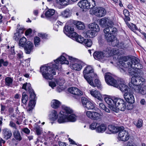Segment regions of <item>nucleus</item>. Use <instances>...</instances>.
I'll list each match as a JSON object with an SVG mask.
<instances>
[{
  "instance_id": "f257e3e1",
  "label": "nucleus",
  "mask_w": 146,
  "mask_h": 146,
  "mask_svg": "<svg viewBox=\"0 0 146 146\" xmlns=\"http://www.w3.org/2000/svg\"><path fill=\"white\" fill-rule=\"evenodd\" d=\"M64 56H61L56 60H54L55 64L51 63L50 66H44L40 68V71L43 78L46 79L52 80L53 78V76L56 74L54 70H61V64H68L69 62L66 58L69 59L71 61L74 62L71 65L72 68L77 71H80L85 64L82 61L72 56L65 54Z\"/></svg>"
},
{
  "instance_id": "f03ea898",
  "label": "nucleus",
  "mask_w": 146,
  "mask_h": 146,
  "mask_svg": "<svg viewBox=\"0 0 146 146\" xmlns=\"http://www.w3.org/2000/svg\"><path fill=\"white\" fill-rule=\"evenodd\" d=\"M139 59L135 57L131 58V60L125 63L123 61H119L118 64L119 66L120 70L121 72H125V70L123 68H131L136 69H141L142 68V65L140 64Z\"/></svg>"
},
{
  "instance_id": "7ed1b4c3",
  "label": "nucleus",
  "mask_w": 146,
  "mask_h": 146,
  "mask_svg": "<svg viewBox=\"0 0 146 146\" xmlns=\"http://www.w3.org/2000/svg\"><path fill=\"white\" fill-rule=\"evenodd\" d=\"M144 78L140 76H134L132 77L131 82L129 83V86L133 90L136 88L135 86H140L143 85L145 82Z\"/></svg>"
},
{
  "instance_id": "20e7f679",
  "label": "nucleus",
  "mask_w": 146,
  "mask_h": 146,
  "mask_svg": "<svg viewBox=\"0 0 146 146\" xmlns=\"http://www.w3.org/2000/svg\"><path fill=\"white\" fill-rule=\"evenodd\" d=\"M92 67L90 66L86 67L84 69L83 74L84 78L88 82L91 86H94V83L92 79V76L90 77L88 76V74H90L94 73Z\"/></svg>"
},
{
  "instance_id": "39448f33",
  "label": "nucleus",
  "mask_w": 146,
  "mask_h": 146,
  "mask_svg": "<svg viewBox=\"0 0 146 146\" xmlns=\"http://www.w3.org/2000/svg\"><path fill=\"white\" fill-rule=\"evenodd\" d=\"M78 5L82 9H88L93 8L95 6L96 3L94 0H84L80 1Z\"/></svg>"
},
{
  "instance_id": "423d86ee",
  "label": "nucleus",
  "mask_w": 146,
  "mask_h": 146,
  "mask_svg": "<svg viewBox=\"0 0 146 146\" xmlns=\"http://www.w3.org/2000/svg\"><path fill=\"white\" fill-rule=\"evenodd\" d=\"M114 101L115 102V107H114L115 109V110L113 111L117 112L118 110L122 111L125 110L126 108L125 103L123 99L119 98H115Z\"/></svg>"
},
{
  "instance_id": "0eeeda50",
  "label": "nucleus",
  "mask_w": 146,
  "mask_h": 146,
  "mask_svg": "<svg viewBox=\"0 0 146 146\" xmlns=\"http://www.w3.org/2000/svg\"><path fill=\"white\" fill-rule=\"evenodd\" d=\"M105 79L106 82L108 85L113 86L117 87L118 81L116 80L108 73L105 74Z\"/></svg>"
},
{
  "instance_id": "6e6552de",
  "label": "nucleus",
  "mask_w": 146,
  "mask_h": 146,
  "mask_svg": "<svg viewBox=\"0 0 146 146\" xmlns=\"http://www.w3.org/2000/svg\"><path fill=\"white\" fill-rule=\"evenodd\" d=\"M118 136L121 141H125L129 139V134L127 131L124 130L123 127H120V129L118 133Z\"/></svg>"
},
{
  "instance_id": "1a4fd4ad",
  "label": "nucleus",
  "mask_w": 146,
  "mask_h": 146,
  "mask_svg": "<svg viewBox=\"0 0 146 146\" xmlns=\"http://www.w3.org/2000/svg\"><path fill=\"white\" fill-rule=\"evenodd\" d=\"M22 89H24L26 91L29 92L30 94V98L31 99H35L36 95L34 90L32 89L31 85L29 83H26L24 84L22 87Z\"/></svg>"
},
{
  "instance_id": "9d476101",
  "label": "nucleus",
  "mask_w": 146,
  "mask_h": 146,
  "mask_svg": "<svg viewBox=\"0 0 146 146\" xmlns=\"http://www.w3.org/2000/svg\"><path fill=\"white\" fill-rule=\"evenodd\" d=\"M105 39L108 42L111 43L113 46H115L118 44V40L115 39V37L113 35H109L108 34H105Z\"/></svg>"
},
{
  "instance_id": "9b49d317",
  "label": "nucleus",
  "mask_w": 146,
  "mask_h": 146,
  "mask_svg": "<svg viewBox=\"0 0 146 146\" xmlns=\"http://www.w3.org/2000/svg\"><path fill=\"white\" fill-rule=\"evenodd\" d=\"M81 101L83 106L88 110H92L94 107V104L84 97H82Z\"/></svg>"
},
{
  "instance_id": "f8f14e48",
  "label": "nucleus",
  "mask_w": 146,
  "mask_h": 146,
  "mask_svg": "<svg viewBox=\"0 0 146 146\" xmlns=\"http://www.w3.org/2000/svg\"><path fill=\"white\" fill-rule=\"evenodd\" d=\"M94 12L95 15L98 17H102L104 16L106 13V9L102 7H98L95 8Z\"/></svg>"
},
{
  "instance_id": "ddd939ff",
  "label": "nucleus",
  "mask_w": 146,
  "mask_h": 146,
  "mask_svg": "<svg viewBox=\"0 0 146 146\" xmlns=\"http://www.w3.org/2000/svg\"><path fill=\"white\" fill-rule=\"evenodd\" d=\"M118 86L117 87H115L119 89L122 92H128L129 89L127 86L124 83L123 80L119 78L118 80Z\"/></svg>"
},
{
  "instance_id": "4468645a",
  "label": "nucleus",
  "mask_w": 146,
  "mask_h": 146,
  "mask_svg": "<svg viewBox=\"0 0 146 146\" xmlns=\"http://www.w3.org/2000/svg\"><path fill=\"white\" fill-rule=\"evenodd\" d=\"M70 93L75 95L76 99H78L83 95L82 92L78 89L75 87H71L68 89Z\"/></svg>"
},
{
  "instance_id": "2eb2a0df",
  "label": "nucleus",
  "mask_w": 146,
  "mask_h": 146,
  "mask_svg": "<svg viewBox=\"0 0 146 146\" xmlns=\"http://www.w3.org/2000/svg\"><path fill=\"white\" fill-rule=\"evenodd\" d=\"M99 22L100 25L102 27L106 26L108 27L113 25L112 21L106 17H104L100 19Z\"/></svg>"
},
{
  "instance_id": "dca6fc26",
  "label": "nucleus",
  "mask_w": 146,
  "mask_h": 146,
  "mask_svg": "<svg viewBox=\"0 0 146 146\" xmlns=\"http://www.w3.org/2000/svg\"><path fill=\"white\" fill-rule=\"evenodd\" d=\"M133 92H125L124 94V98L127 102L129 103L133 104L135 102V98L133 95Z\"/></svg>"
},
{
  "instance_id": "f3484780",
  "label": "nucleus",
  "mask_w": 146,
  "mask_h": 146,
  "mask_svg": "<svg viewBox=\"0 0 146 146\" xmlns=\"http://www.w3.org/2000/svg\"><path fill=\"white\" fill-rule=\"evenodd\" d=\"M34 46L32 42L31 41L27 42L24 46L25 52L27 54H30L33 51Z\"/></svg>"
},
{
  "instance_id": "a211bd4d",
  "label": "nucleus",
  "mask_w": 146,
  "mask_h": 146,
  "mask_svg": "<svg viewBox=\"0 0 146 146\" xmlns=\"http://www.w3.org/2000/svg\"><path fill=\"white\" fill-rule=\"evenodd\" d=\"M86 113L88 118L93 120L98 119L100 116V114L96 111H87Z\"/></svg>"
},
{
  "instance_id": "6ab92c4d",
  "label": "nucleus",
  "mask_w": 146,
  "mask_h": 146,
  "mask_svg": "<svg viewBox=\"0 0 146 146\" xmlns=\"http://www.w3.org/2000/svg\"><path fill=\"white\" fill-rule=\"evenodd\" d=\"M105 34H108L109 35H113L117 31V29L115 27L110 25L105 28L104 30Z\"/></svg>"
},
{
  "instance_id": "aec40b11",
  "label": "nucleus",
  "mask_w": 146,
  "mask_h": 146,
  "mask_svg": "<svg viewBox=\"0 0 146 146\" xmlns=\"http://www.w3.org/2000/svg\"><path fill=\"white\" fill-rule=\"evenodd\" d=\"M55 10L53 9H49L45 13V15L47 18L51 17V20L52 21L56 20L57 18V16H53L54 14Z\"/></svg>"
},
{
  "instance_id": "412c9836",
  "label": "nucleus",
  "mask_w": 146,
  "mask_h": 146,
  "mask_svg": "<svg viewBox=\"0 0 146 146\" xmlns=\"http://www.w3.org/2000/svg\"><path fill=\"white\" fill-rule=\"evenodd\" d=\"M115 100V98L113 100L112 99L107 97L104 98L105 101L109 106V107L113 111L115 110V109L114 107V106L115 107V102L114 101Z\"/></svg>"
},
{
  "instance_id": "4be33fe9",
  "label": "nucleus",
  "mask_w": 146,
  "mask_h": 146,
  "mask_svg": "<svg viewBox=\"0 0 146 146\" xmlns=\"http://www.w3.org/2000/svg\"><path fill=\"white\" fill-rule=\"evenodd\" d=\"M115 100V98L113 100L112 99L107 97L104 98L105 101L109 106V107L113 111L115 110V109L114 107V106L115 107V102L114 101Z\"/></svg>"
},
{
  "instance_id": "5701e85b",
  "label": "nucleus",
  "mask_w": 146,
  "mask_h": 146,
  "mask_svg": "<svg viewBox=\"0 0 146 146\" xmlns=\"http://www.w3.org/2000/svg\"><path fill=\"white\" fill-rule=\"evenodd\" d=\"M2 134L3 138L7 140L10 139L12 135V133L11 131L7 128H4L2 130Z\"/></svg>"
},
{
  "instance_id": "b1692460",
  "label": "nucleus",
  "mask_w": 146,
  "mask_h": 146,
  "mask_svg": "<svg viewBox=\"0 0 146 146\" xmlns=\"http://www.w3.org/2000/svg\"><path fill=\"white\" fill-rule=\"evenodd\" d=\"M60 113L61 115H59L58 119V122L59 123H62L68 122L67 116L65 114L64 112L63 111H60Z\"/></svg>"
},
{
  "instance_id": "393cba45",
  "label": "nucleus",
  "mask_w": 146,
  "mask_h": 146,
  "mask_svg": "<svg viewBox=\"0 0 146 146\" xmlns=\"http://www.w3.org/2000/svg\"><path fill=\"white\" fill-rule=\"evenodd\" d=\"M136 88L133 90L135 92L142 95L146 94V86L142 85L140 86H135Z\"/></svg>"
},
{
  "instance_id": "a878e982",
  "label": "nucleus",
  "mask_w": 146,
  "mask_h": 146,
  "mask_svg": "<svg viewBox=\"0 0 146 146\" xmlns=\"http://www.w3.org/2000/svg\"><path fill=\"white\" fill-rule=\"evenodd\" d=\"M94 58L97 60L101 61L104 58V56L102 51H97L95 52L93 54Z\"/></svg>"
},
{
  "instance_id": "bb28decb",
  "label": "nucleus",
  "mask_w": 146,
  "mask_h": 146,
  "mask_svg": "<svg viewBox=\"0 0 146 146\" xmlns=\"http://www.w3.org/2000/svg\"><path fill=\"white\" fill-rule=\"evenodd\" d=\"M90 94L93 96L97 98L100 101H102V97L100 93L96 90H92L90 91Z\"/></svg>"
},
{
  "instance_id": "cd10ccee",
  "label": "nucleus",
  "mask_w": 146,
  "mask_h": 146,
  "mask_svg": "<svg viewBox=\"0 0 146 146\" xmlns=\"http://www.w3.org/2000/svg\"><path fill=\"white\" fill-rule=\"evenodd\" d=\"M88 27L90 29L92 30L94 32L96 33L100 31L98 25L95 23L89 24Z\"/></svg>"
},
{
  "instance_id": "c85d7f7f",
  "label": "nucleus",
  "mask_w": 146,
  "mask_h": 146,
  "mask_svg": "<svg viewBox=\"0 0 146 146\" xmlns=\"http://www.w3.org/2000/svg\"><path fill=\"white\" fill-rule=\"evenodd\" d=\"M74 30L73 26L66 25L64 29V32L66 35H68L70 33L74 31Z\"/></svg>"
},
{
  "instance_id": "c756f323",
  "label": "nucleus",
  "mask_w": 146,
  "mask_h": 146,
  "mask_svg": "<svg viewBox=\"0 0 146 146\" xmlns=\"http://www.w3.org/2000/svg\"><path fill=\"white\" fill-rule=\"evenodd\" d=\"M13 136L15 139L18 141H20L22 139L19 131L17 129L15 130L13 132Z\"/></svg>"
},
{
  "instance_id": "7c9ffc66",
  "label": "nucleus",
  "mask_w": 146,
  "mask_h": 146,
  "mask_svg": "<svg viewBox=\"0 0 146 146\" xmlns=\"http://www.w3.org/2000/svg\"><path fill=\"white\" fill-rule=\"evenodd\" d=\"M111 48L110 47L104 49L102 52L104 57H108L111 56Z\"/></svg>"
},
{
  "instance_id": "2f4dec72",
  "label": "nucleus",
  "mask_w": 146,
  "mask_h": 146,
  "mask_svg": "<svg viewBox=\"0 0 146 146\" xmlns=\"http://www.w3.org/2000/svg\"><path fill=\"white\" fill-rule=\"evenodd\" d=\"M108 129L112 133H116L119 132L120 129V127H115L114 126L110 125L108 126Z\"/></svg>"
},
{
  "instance_id": "473e14b6",
  "label": "nucleus",
  "mask_w": 146,
  "mask_h": 146,
  "mask_svg": "<svg viewBox=\"0 0 146 146\" xmlns=\"http://www.w3.org/2000/svg\"><path fill=\"white\" fill-rule=\"evenodd\" d=\"M36 103L35 99H31L29 102L28 107L27 108V110L29 111L32 110L35 106Z\"/></svg>"
},
{
  "instance_id": "72a5a7b5",
  "label": "nucleus",
  "mask_w": 146,
  "mask_h": 146,
  "mask_svg": "<svg viewBox=\"0 0 146 146\" xmlns=\"http://www.w3.org/2000/svg\"><path fill=\"white\" fill-rule=\"evenodd\" d=\"M58 117V115L56 111L55 110H52L51 113L50 114V119L52 121H54Z\"/></svg>"
},
{
  "instance_id": "f704fd0d",
  "label": "nucleus",
  "mask_w": 146,
  "mask_h": 146,
  "mask_svg": "<svg viewBox=\"0 0 146 146\" xmlns=\"http://www.w3.org/2000/svg\"><path fill=\"white\" fill-rule=\"evenodd\" d=\"M60 105V102L57 100H54L51 102V106L54 108L56 109L59 107Z\"/></svg>"
},
{
  "instance_id": "c9c22d12",
  "label": "nucleus",
  "mask_w": 146,
  "mask_h": 146,
  "mask_svg": "<svg viewBox=\"0 0 146 146\" xmlns=\"http://www.w3.org/2000/svg\"><path fill=\"white\" fill-rule=\"evenodd\" d=\"M123 13L125 17V18L124 19L125 21L126 22L129 21L130 19L129 17L130 14L129 11L127 9H124L123 11Z\"/></svg>"
},
{
  "instance_id": "e433bc0d",
  "label": "nucleus",
  "mask_w": 146,
  "mask_h": 146,
  "mask_svg": "<svg viewBox=\"0 0 146 146\" xmlns=\"http://www.w3.org/2000/svg\"><path fill=\"white\" fill-rule=\"evenodd\" d=\"M106 128V126L104 124H102L98 126L96 131L99 133H102L105 131Z\"/></svg>"
},
{
  "instance_id": "4c0bfd02",
  "label": "nucleus",
  "mask_w": 146,
  "mask_h": 146,
  "mask_svg": "<svg viewBox=\"0 0 146 146\" xmlns=\"http://www.w3.org/2000/svg\"><path fill=\"white\" fill-rule=\"evenodd\" d=\"M13 79L10 77H7L5 78V84L8 86H11L13 84Z\"/></svg>"
},
{
  "instance_id": "58836bf2",
  "label": "nucleus",
  "mask_w": 146,
  "mask_h": 146,
  "mask_svg": "<svg viewBox=\"0 0 146 146\" xmlns=\"http://www.w3.org/2000/svg\"><path fill=\"white\" fill-rule=\"evenodd\" d=\"M125 23L128 27L133 31L134 32L135 30H139L135 25L133 23L129 24L128 22H126Z\"/></svg>"
},
{
  "instance_id": "ea45409f",
  "label": "nucleus",
  "mask_w": 146,
  "mask_h": 146,
  "mask_svg": "<svg viewBox=\"0 0 146 146\" xmlns=\"http://www.w3.org/2000/svg\"><path fill=\"white\" fill-rule=\"evenodd\" d=\"M92 44V42L90 39H85L83 44L85 46L88 47H90Z\"/></svg>"
},
{
  "instance_id": "a19ab883",
  "label": "nucleus",
  "mask_w": 146,
  "mask_h": 146,
  "mask_svg": "<svg viewBox=\"0 0 146 146\" xmlns=\"http://www.w3.org/2000/svg\"><path fill=\"white\" fill-rule=\"evenodd\" d=\"M28 100V96L26 94L25 92H23L22 94L21 99L22 102L23 104L26 105Z\"/></svg>"
},
{
  "instance_id": "79ce46f5",
  "label": "nucleus",
  "mask_w": 146,
  "mask_h": 146,
  "mask_svg": "<svg viewBox=\"0 0 146 146\" xmlns=\"http://www.w3.org/2000/svg\"><path fill=\"white\" fill-rule=\"evenodd\" d=\"M27 39L25 37H23L20 39L19 42V45L20 46L23 47L26 43Z\"/></svg>"
},
{
  "instance_id": "37998d69",
  "label": "nucleus",
  "mask_w": 146,
  "mask_h": 146,
  "mask_svg": "<svg viewBox=\"0 0 146 146\" xmlns=\"http://www.w3.org/2000/svg\"><path fill=\"white\" fill-rule=\"evenodd\" d=\"M96 33L91 29L87 31L86 33L87 36L90 38H92L94 36Z\"/></svg>"
},
{
  "instance_id": "c03bdc74",
  "label": "nucleus",
  "mask_w": 146,
  "mask_h": 146,
  "mask_svg": "<svg viewBox=\"0 0 146 146\" xmlns=\"http://www.w3.org/2000/svg\"><path fill=\"white\" fill-rule=\"evenodd\" d=\"M95 84H94L93 87L97 86L98 88L101 89V83L99 80L97 79H95L94 81Z\"/></svg>"
},
{
  "instance_id": "a18cd8bd",
  "label": "nucleus",
  "mask_w": 146,
  "mask_h": 146,
  "mask_svg": "<svg viewBox=\"0 0 146 146\" xmlns=\"http://www.w3.org/2000/svg\"><path fill=\"white\" fill-rule=\"evenodd\" d=\"M9 64V62L6 60L5 61L3 58H1V60H0V68L1 67L2 65L4 66H7Z\"/></svg>"
},
{
  "instance_id": "49530a36",
  "label": "nucleus",
  "mask_w": 146,
  "mask_h": 146,
  "mask_svg": "<svg viewBox=\"0 0 146 146\" xmlns=\"http://www.w3.org/2000/svg\"><path fill=\"white\" fill-rule=\"evenodd\" d=\"M68 121L74 122L76 120V116L75 115L72 114L69 116H67Z\"/></svg>"
},
{
  "instance_id": "de8ad7c7",
  "label": "nucleus",
  "mask_w": 146,
  "mask_h": 146,
  "mask_svg": "<svg viewBox=\"0 0 146 146\" xmlns=\"http://www.w3.org/2000/svg\"><path fill=\"white\" fill-rule=\"evenodd\" d=\"M68 36H70L74 40H77V38L79 36L77 33L73 31L70 33Z\"/></svg>"
},
{
  "instance_id": "09e8293b",
  "label": "nucleus",
  "mask_w": 146,
  "mask_h": 146,
  "mask_svg": "<svg viewBox=\"0 0 146 146\" xmlns=\"http://www.w3.org/2000/svg\"><path fill=\"white\" fill-rule=\"evenodd\" d=\"M63 111L64 112L65 115L66 114H71L73 112L72 110L70 108L67 107H64Z\"/></svg>"
},
{
  "instance_id": "8fccbe9b",
  "label": "nucleus",
  "mask_w": 146,
  "mask_h": 146,
  "mask_svg": "<svg viewBox=\"0 0 146 146\" xmlns=\"http://www.w3.org/2000/svg\"><path fill=\"white\" fill-rule=\"evenodd\" d=\"M76 27L79 30L83 29L85 28V26L81 22L78 21L76 23Z\"/></svg>"
},
{
  "instance_id": "3c124183",
  "label": "nucleus",
  "mask_w": 146,
  "mask_h": 146,
  "mask_svg": "<svg viewBox=\"0 0 146 146\" xmlns=\"http://www.w3.org/2000/svg\"><path fill=\"white\" fill-rule=\"evenodd\" d=\"M56 2L61 5H66L68 4L67 0H56Z\"/></svg>"
},
{
  "instance_id": "603ef678",
  "label": "nucleus",
  "mask_w": 146,
  "mask_h": 146,
  "mask_svg": "<svg viewBox=\"0 0 146 146\" xmlns=\"http://www.w3.org/2000/svg\"><path fill=\"white\" fill-rule=\"evenodd\" d=\"M111 56L116 55L118 56L119 55V53L118 49L115 48H111Z\"/></svg>"
},
{
  "instance_id": "864d4df0",
  "label": "nucleus",
  "mask_w": 146,
  "mask_h": 146,
  "mask_svg": "<svg viewBox=\"0 0 146 146\" xmlns=\"http://www.w3.org/2000/svg\"><path fill=\"white\" fill-rule=\"evenodd\" d=\"M134 123L137 127L139 128L142 126L143 121L142 119H140L137 121V122H134Z\"/></svg>"
},
{
  "instance_id": "5fc2aeb1",
  "label": "nucleus",
  "mask_w": 146,
  "mask_h": 146,
  "mask_svg": "<svg viewBox=\"0 0 146 146\" xmlns=\"http://www.w3.org/2000/svg\"><path fill=\"white\" fill-rule=\"evenodd\" d=\"M62 15L65 18H67L69 16L70 13L68 10H65L61 13Z\"/></svg>"
},
{
  "instance_id": "6e6d98bb",
  "label": "nucleus",
  "mask_w": 146,
  "mask_h": 146,
  "mask_svg": "<svg viewBox=\"0 0 146 146\" xmlns=\"http://www.w3.org/2000/svg\"><path fill=\"white\" fill-rule=\"evenodd\" d=\"M40 38L36 36L34 38V43L36 46H38L40 44Z\"/></svg>"
},
{
  "instance_id": "4d7b16f0",
  "label": "nucleus",
  "mask_w": 146,
  "mask_h": 146,
  "mask_svg": "<svg viewBox=\"0 0 146 146\" xmlns=\"http://www.w3.org/2000/svg\"><path fill=\"white\" fill-rule=\"evenodd\" d=\"M98 123L96 122H93L90 126V128L92 130H94L97 127Z\"/></svg>"
},
{
  "instance_id": "13d9d810",
  "label": "nucleus",
  "mask_w": 146,
  "mask_h": 146,
  "mask_svg": "<svg viewBox=\"0 0 146 146\" xmlns=\"http://www.w3.org/2000/svg\"><path fill=\"white\" fill-rule=\"evenodd\" d=\"M21 34L17 32L15 33L13 36L14 39L16 41H18L21 37Z\"/></svg>"
},
{
  "instance_id": "bf43d9fd",
  "label": "nucleus",
  "mask_w": 146,
  "mask_h": 146,
  "mask_svg": "<svg viewBox=\"0 0 146 146\" xmlns=\"http://www.w3.org/2000/svg\"><path fill=\"white\" fill-rule=\"evenodd\" d=\"M35 130L36 131V134L38 135H40L42 131V128L40 127L39 126L36 127Z\"/></svg>"
},
{
  "instance_id": "052dcab7",
  "label": "nucleus",
  "mask_w": 146,
  "mask_h": 146,
  "mask_svg": "<svg viewBox=\"0 0 146 146\" xmlns=\"http://www.w3.org/2000/svg\"><path fill=\"white\" fill-rule=\"evenodd\" d=\"M77 38L78 40H77V39L75 40L76 41L80 43L83 44L85 40L84 38L81 36H79Z\"/></svg>"
},
{
  "instance_id": "680f3d73",
  "label": "nucleus",
  "mask_w": 146,
  "mask_h": 146,
  "mask_svg": "<svg viewBox=\"0 0 146 146\" xmlns=\"http://www.w3.org/2000/svg\"><path fill=\"white\" fill-rule=\"evenodd\" d=\"M63 23L62 22L60 21H58L56 24L54 25V29L55 30L58 31V25H61Z\"/></svg>"
},
{
  "instance_id": "e2e57ef3",
  "label": "nucleus",
  "mask_w": 146,
  "mask_h": 146,
  "mask_svg": "<svg viewBox=\"0 0 146 146\" xmlns=\"http://www.w3.org/2000/svg\"><path fill=\"white\" fill-rule=\"evenodd\" d=\"M116 46H117L120 48L124 49L125 47V45L123 42H121L119 43H118V44Z\"/></svg>"
},
{
  "instance_id": "0e129e2a",
  "label": "nucleus",
  "mask_w": 146,
  "mask_h": 146,
  "mask_svg": "<svg viewBox=\"0 0 146 146\" xmlns=\"http://www.w3.org/2000/svg\"><path fill=\"white\" fill-rule=\"evenodd\" d=\"M38 36L41 37L43 39H45L47 38L48 35L45 34L43 33H39L38 34Z\"/></svg>"
},
{
  "instance_id": "69168bd1",
  "label": "nucleus",
  "mask_w": 146,
  "mask_h": 146,
  "mask_svg": "<svg viewBox=\"0 0 146 146\" xmlns=\"http://www.w3.org/2000/svg\"><path fill=\"white\" fill-rule=\"evenodd\" d=\"M22 131L25 133L29 134L30 133V130L27 128H25L22 129Z\"/></svg>"
},
{
  "instance_id": "338daca9",
  "label": "nucleus",
  "mask_w": 146,
  "mask_h": 146,
  "mask_svg": "<svg viewBox=\"0 0 146 146\" xmlns=\"http://www.w3.org/2000/svg\"><path fill=\"white\" fill-rule=\"evenodd\" d=\"M9 125L11 127H12L14 129L16 128V124L15 123H14L12 121H11L10 122Z\"/></svg>"
},
{
  "instance_id": "774afa93",
  "label": "nucleus",
  "mask_w": 146,
  "mask_h": 146,
  "mask_svg": "<svg viewBox=\"0 0 146 146\" xmlns=\"http://www.w3.org/2000/svg\"><path fill=\"white\" fill-rule=\"evenodd\" d=\"M32 33V30L31 29H29L26 31L25 34L26 35H28L31 34Z\"/></svg>"
}]
</instances>
